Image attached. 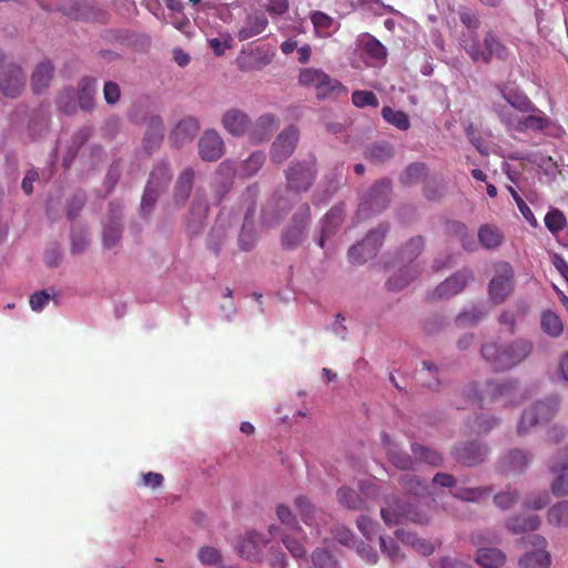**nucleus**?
I'll list each match as a JSON object with an SVG mask.
<instances>
[{
	"mask_svg": "<svg viewBox=\"0 0 568 568\" xmlns=\"http://www.w3.org/2000/svg\"><path fill=\"white\" fill-rule=\"evenodd\" d=\"M559 407L558 397H549L536 402L532 406L525 409L517 426L519 435L527 434L534 426L550 420Z\"/></svg>",
	"mask_w": 568,
	"mask_h": 568,
	"instance_id": "7",
	"label": "nucleus"
},
{
	"mask_svg": "<svg viewBox=\"0 0 568 568\" xmlns=\"http://www.w3.org/2000/svg\"><path fill=\"white\" fill-rule=\"evenodd\" d=\"M122 207L118 203H110L108 221L103 225V244L113 247L121 237Z\"/></svg>",
	"mask_w": 568,
	"mask_h": 568,
	"instance_id": "22",
	"label": "nucleus"
},
{
	"mask_svg": "<svg viewBox=\"0 0 568 568\" xmlns=\"http://www.w3.org/2000/svg\"><path fill=\"white\" fill-rule=\"evenodd\" d=\"M163 139V126L162 121L156 118L152 120V123L143 138V148L146 152H152L153 149L158 148Z\"/></svg>",
	"mask_w": 568,
	"mask_h": 568,
	"instance_id": "45",
	"label": "nucleus"
},
{
	"mask_svg": "<svg viewBox=\"0 0 568 568\" xmlns=\"http://www.w3.org/2000/svg\"><path fill=\"white\" fill-rule=\"evenodd\" d=\"M311 558L314 568H339L337 560L324 548L314 550Z\"/></svg>",
	"mask_w": 568,
	"mask_h": 568,
	"instance_id": "55",
	"label": "nucleus"
},
{
	"mask_svg": "<svg viewBox=\"0 0 568 568\" xmlns=\"http://www.w3.org/2000/svg\"><path fill=\"white\" fill-rule=\"evenodd\" d=\"M491 110L500 120V122L507 126V129L520 133L528 131L541 132L551 123L550 119L545 114V112L537 108L536 112H527V115L519 116L510 111L508 106L495 101L493 102Z\"/></svg>",
	"mask_w": 568,
	"mask_h": 568,
	"instance_id": "4",
	"label": "nucleus"
},
{
	"mask_svg": "<svg viewBox=\"0 0 568 568\" xmlns=\"http://www.w3.org/2000/svg\"><path fill=\"white\" fill-rule=\"evenodd\" d=\"M278 120L271 113L262 114L250 131V139L253 143H260L265 140L276 128Z\"/></svg>",
	"mask_w": 568,
	"mask_h": 568,
	"instance_id": "35",
	"label": "nucleus"
},
{
	"mask_svg": "<svg viewBox=\"0 0 568 568\" xmlns=\"http://www.w3.org/2000/svg\"><path fill=\"white\" fill-rule=\"evenodd\" d=\"M171 176V170L166 163L156 165L151 172L141 200V211L143 214H149L152 211L158 195L168 185Z\"/></svg>",
	"mask_w": 568,
	"mask_h": 568,
	"instance_id": "9",
	"label": "nucleus"
},
{
	"mask_svg": "<svg viewBox=\"0 0 568 568\" xmlns=\"http://www.w3.org/2000/svg\"><path fill=\"white\" fill-rule=\"evenodd\" d=\"M344 207L337 205L332 207L324 219L321 221V235L317 240V244L324 248L325 243L334 236L344 221Z\"/></svg>",
	"mask_w": 568,
	"mask_h": 568,
	"instance_id": "24",
	"label": "nucleus"
},
{
	"mask_svg": "<svg viewBox=\"0 0 568 568\" xmlns=\"http://www.w3.org/2000/svg\"><path fill=\"white\" fill-rule=\"evenodd\" d=\"M300 139L298 129L290 125L275 139L271 150V158L275 163L285 161L295 150Z\"/></svg>",
	"mask_w": 568,
	"mask_h": 568,
	"instance_id": "18",
	"label": "nucleus"
},
{
	"mask_svg": "<svg viewBox=\"0 0 568 568\" xmlns=\"http://www.w3.org/2000/svg\"><path fill=\"white\" fill-rule=\"evenodd\" d=\"M276 516L278 520L282 523V525H284L285 528L291 532L302 531V528L296 521L294 514L286 505L281 504L276 507Z\"/></svg>",
	"mask_w": 568,
	"mask_h": 568,
	"instance_id": "53",
	"label": "nucleus"
},
{
	"mask_svg": "<svg viewBox=\"0 0 568 568\" xmlns=\"http://www.w3.org/2000/svg\"><path fill=\"white\" fill-rule=\"evenodd\" d=\"M500 97L506 102V106L510 111L516 110L518 112H536V105L531 100L518 88L513 87H500Z\"/></svg>",
	"mask_w": 568,
	"mask_h": 568,
	"instance_id": "25",
	"label": "nucleus"
},
{
	"mask_svg": "<svg viewBox=\"0 0 568 568\" xmlns=\"http://www.w3.org/2000/svg\"><path fill=\"white\" fill-rule=\"evenodd\" d=\"M540 526L538 515L531 514L527 516H515L507 520L506 527L513 534H521L526 531L537 530Z\"/></svg>",
	"mask_w": 568,
	"mask_h": 568,
	"instance_id": "37",
	"label": "nucleus"
},
{
	"mask_svg": "<svg viewBox=\"0 0 568 568\" xmlns=\"http://www.w3.org/2000/svg\"><path fill=\"white\" fill-rule=\"evenodd\" d=\"M381 517L387 526L400 525L406 521L425 525L429 521V516L424 510L396 495H388L384 498Z\"/></svg>",
	"mask_w": 568,
	"mask_h": 568,
	"instance_id": "3",
	"label": "nucleus"
},
{
	"mask_svg": "<svg viewBox=\"0 0 568 568\" xmlns=\"http://www.w3.org/2000/svg\"><path fill=\"white\" fill-rule=\"evenodd\" d=\"M488 313V307L484 303L471 306L469 310L462 312L457 322L462 325H473L479 322Z\"/></svg>",
	"mask_w": 568,
	"mask_h": 568,
	"instance_id": "50",
	"label": "nucleus"
},
{
	"mask_svg": "<svg viewBox=\"0 0 568 568\" xmlns=\"http://www.w3.org/2000/svg\"><path fill=\"white\" fill-rule=\"evenodd\" d=\"M390 184L386 180L377 182L365 194L357 211L358 219H365L373 213H379L386 209L389 201Z\"/></svg>",
	"mask_w": 568,
	"mask_h": 568,
	"instance_id": "12",
	"label": "nucleus"
},
{
	"mask_svg": "<svg viewBox=\"0 0 568 568\" xmlns=\"http://www.w3.org/2000/svg\"><path fill=\"white\" fill-rule=\"evenodd\" d=\"M531 460V456L520 449H511L507 452L500 459L499 467L503 473H520Z\"/></svg>",
	"mask_w": 568,
	"mask_h": 568,
	"instance_id": "33",
	"label": "nucleus"
},
{
	"mask_svg": "<svg viewBox=\"0 0 568 568\" xmlns=\"http://www.w3.org/2000/svg\"><path fill=\"white\" fill-rule=\"evenodd\" d=\"M222 126L233 136H243L251 126L248 115L240 109L226 110L221 119Z\"/></svg>",
	"mask_w": 568,
	"mask_h": 568,
	"instance_id": "23",
	"label": "nucleus"
},
{
	"mask_svg": "<svg viewBox=\"0 0 568 568\" xmlns=\"http://www.w3.org/2000/svg\"><path fill=\"white\" fill-rule=\"evenodd\" d=\"M265 162V155L262 152H253L246 160H244L239 169H234L231 161L223 162L219 172L236 173L241 176H252L256 174Z\"/></svg>",
	"mask_w": 568,
	"mask_h": 568,
	"instance_id": "27",
	"label": "nucleus"
},
{
	"mask_svg": "<svg viewBox=\"0 0 568 568\" xmlns=\"http://www.w3.org/2000/svg\"><path fill=\"white\" fill-rule=\"evenodd\" d=\"M0 91L9 98L18 97L26 83V75L20 67L13 63H4V57L0 52Z\"/></svg>",
	"mask_w": 568,
	"mask_h": 568,
	"instance_id": "14",
	"label": "nucleus"
},
{
	"mask_svg": "<svg viewBox=\"0 0 568 568\" xmlns=\"http://www.w3.org/2000/svg\"><path fill=\"white\" fill-rule=\"evenodd\" d=\"M97 92V80L93 78H83L77 92L78 103L81 109L89 110L92 106L93 98Z\"/></svg>",
	"mask_w": 568,
	"mask_h": 568,
	"instance_id": "43",
	"label": "nucleus"
},
{
	"mask_svg": "<svg viewBox=\"0 0 568 568\" xmlns=\"http://www.w3.org/2000/svg\"><path fill=\"white\" fill-rule=\"evenodd\" d=\"M383 445L385 446L393 465L399 469H410L413 459L405 453H402L397 444L388 436H383Z\"/></svg>",
	"mask_w": 568,
	"mask_h": 568,
	"instance_id": "38",
	"label": "nucleus"
},
{
	"mask_svg": "<svg viewBox=\"0 0 568 568\" xmlns=\"http://www.w3.org/2000/svg\"><path fill=\"white\" fill-rule=\"evenodd\" d=\"M541 328L547 335L558 337L564 331V325L556 313L546 311L541 315Z\"/></svg>",
	"mask_w": 568,
	"mask_h": 568,
	"instance_id": "48",
	"label": "nucleus"
},
{
	"mask_svg": "<svg viewBox=\"0 0 568 568\" xmlns=\"http://www.w3.org/2000/svg\"><path fill=\"white\" fill-rule=\"evenodd\" d=\"M207 43L215 55L221 57L233 47L234 39L230 32L223 31L215 37L209 36Z\"/></svg>",
	"mask_w": 568,
	"mask_h": 568,
	"instance_id": "47",
	"label": "nucleus"
},
{
	"mask_svg": "<svg viewBox=\"0 0 568 568\" xmlns=\"http://www.w3.org/2000/svg\"><path fill=\"white\" fill-rule=\"evenodd\" d=\"M268 531L273 538L280 537L282 539V542L294 558L303 559L305 557L306 550L298 539L288 534H283L282 529L275 525H272Z\"/></svg>",
	"mask_w": 568,
	"mask_h": 568,
	"instance_id": "39",
	"label": "nucleus"
},
{
	"mask_svg": "<svg viewBox=\"0 0 568 568\" xmlns=\"http://www.w3.org/2000/svg\"><path fill=\"white\" fill-rule=\"evenodd\" d=\"M78 97L73 89H65L59 97L58 104L62 112L71 114L77 109Z\"/></svg>",
	"mask_w": 568,
	"mask_h": 568,
	"instance_id": "61",
	"label": "nucleus"
},
{
	"mask_svg": "<svg viewBox=\"0 0 568 568\" xmlns=\"http://www.w3.org/2000/svg\"><path fill=\"white\" fill-rule=\"evenodd\" d=\"M268 26L267 18L261 12H253L247 14L242 27L237 31V38L240 41H245L256 36H260L265 31Z\"/></svg>",
	"mask_w": 568,
	"mask_h": 568,
	"instance_id": "30",
	"label": "nucleus"
},
{
	"mask_svg": "<svg viewBox=\"0 0 568 568\" xmlns=\"http://www.w3.org/2000/svg\"><path fill=\"white\" fill-rule=\"evenodd\" d=\"M295 506L300 511L304 524L315 530L316 537H321L323 531L320 524H326V516L324 514H318L311 501L304 496L295 498Z\"/></svg>",
	"mask_w": 568,
	"mask_h": 568,
	"instance_id": "26",
	"label": "nucleus"
},
{
	"mask_svg": "<svg viewBox=\"0 0 568 568\" xmlns=\"http://www.w3.org/2000/svg\"><path fill=\"white\" fill-rule=\"evenodd\" d=\"M534 349L531 341L517 338L509 343H487L481 347V356L495 371H509L530 356Z\"/></svg>",
	"mask_w": 568,
	"mask_h": 568,
	"instance_id": "1",
	"label": "nucleus"
},
{
	"mask_svg": "<svg viewBox=\"0 0 568 568\" xmlns=\"http://www.w3.org/2000/svg\"><path fill=\"white\" fill-rule=\"evenodd\" d=\"M368 156L378 162L386 161L393 156V148L386 142L376 143L368 149Z\"/></svg>",
	"mask_w": 568,
	"mask_h": 568,
	"instance_id": "64",
	"label": "nucleus"
},
{
	"mask_svg": "<svg viewBox=\"0 0 568 568\" xmlns=\"http://www.w3.org/2000/svg\"><path fill=\"white\" fill-rule=\"evenodd\" d=\"M90 243V235L85 230H72L71 251L73 254H81Z\"/></svg>",
	"mask_w": 568,
	"mask_h": 568,
	"instance_id": "62",
	"label": "nucleus"
},
{
	"mask_svg": "<svg viewBox=\"0 0 568 568\" xmlns=\"http://www.w3.org/2000/svg\"><path fill=\"white\" fill-rule=\"evenodd\" d=\"M387 231L388 227L385 224L369 231L362 242L349 247L347 252L348 262L353 265H362L373 258L379 251Z\"/></svg>",
	"mask_w": 568,
	"mask_h": 568,
	"instance_id": "6",
	"label": "nucleus"
},
{
	"mask_svg": "<svg viewBox=\"0 0 568 568\" xmlns=\"http://www.w3.org/2000/svg\"><path fill=\"white\" fill-rule=\"evenodd\" d=\"M224 152V142L215 130H207L199 140V154L204 161H216Z\"/></svg>",
	"mask_w": 568,
	"mask_h": 568,
	"instance_id": "21",
	"label": "nucleus"
},
{
	"mask_svg": "<svg viewBox=\"0 0 568 568\" xmlns=\"http://www.w3.org/2000/svg\"><path fill=\"white\" fill-rule=\"evenodd\" d=\"M194 181V171L190 168L183 170L178 178L174 187V199L178 203H184L191 192Z\"/></svg>",
	"mask_w": 568,
	"mask_h": 568,
	"instance_id": "42",
	"label": "nucleus"
},
{
	"mask_svg": "<svg viewBox=\"0 0 568 568\" xmlns=\"http://www.w3.org/2000/svg\"><path fill=\"white\" fill-rule=\"evenodd\" d=\"M298 83L313 89L318 99L338 98L347 93V89L337 79L317 68L302 69L298 74Z\"/></svg>",
	"mask_w": 568,
	"mask_h": 568,
	"instance_id": "5",
	"label": "nucleus"
},
{
	"mask_svg": "<svg viewBox=\"0 0 568 568\" xmlns=\"http://www.w3.org/2000/svg\"><path fill=\"white\" fill-rule=\"evenodd\" d=\"M530 547L518 558L519 568H550L552 559L548 550V541L541 535H532L528 538Z\"/></svg>",
	"mask_w": 568,
	"mask_h": 568,
	"instance_id": "10",
	"label": "nucleus"
},
{
	"mask_svg": "<svg viewBox=\"0 0 568 568\" xmlns=\"http://www.w3.org/2000/svg\"><path fill=\"white\" fill-rule=\"evenodd\" d=\"M516 394V382L487 383L483 394H479L476 385H469L467 388V396L469 399H485L488 397L490 400L500 399L501 405L514 404V397Z\"/></svg>",
	"mask_w": 568,
	"mask_h": 568,
	"instance_id": "13",
	"label": "nucleus"
},
{
	"mask_svg": "<svg viewBox=\"0 0 568 568\" xmlns=\"http://www.w3.org/2000/svg\"><path fill=\"white\" fill-rule=\"evenodd\" d=\"M544 221L545 226L552 234L561 232L567 225L566 216L559 209H550Z\"/></svg>",
	"mask_w": 568,
	"mask_h": 568,
	"instance_id": "51",
	"label": "nucleus"
},
{
	"mask_svg": "<svg viewBox=\"0 0 568 568\" xmlns=\"http://www.w3.org/2000/svg\"><path fill=\"white\" fill-rule=\"evenodd\" d=\"M548 524L556 528L568 527V500H561L548 509Z\"/></svg>",
	"mask_w": 568,
	"mask_h": 568,
	"instance_id": "44",
	"label": "nucleus"
},
{
	"mask_svg": "<svg viewBox=\"0 0 568 568\" xmlns=\"http://www.w3.org/2000/svg\"><path fill=\"white\" fill-rule=\"evenodd\" d=\"M504 234L500 229L493 224H484L478 230V242L486 250H495L501 245Z\"/></svg>",
	"mask_w": 568,
	"mask_h": 568,
	"instance_id": "36",
	"label": "nucleus"
},
{
	"mask_svg": "<svg viewBox=\"0 0 568 568\" xmlns=\"http://www.w3.org/2000/svg\"><path fill=\"white\" fill-rule=\"evenodd\" d=\"M382 116L387 123L394 125L398 130L406 131L410 126L408 115L400 110H394L390 106H384L382 109Z\"/></svg>",
	"mask_w": 568,
	"mask_h": 568,
	"instance_id": "46",
	"label": "nucleus"
},
{
	"mask_svg": "<svg viewBox=\"0 0 568 568\" xmlns=\"http://www.w3.org/2000/svg\"><path fill=\"white\" fill-rule=\"evenodd\" d=\"M475 561L480 568H506L507 557L498 548L481 547L476 551Z\"/></svg>",
	"mask_w": 568,
	"mask_h": 568,
	"instance_id": "32",
	"label": "nucleus"
},
{
	"mask_svg": "<svg viewBox=\"0 0 568 568\" xmlns=\"http://www.w3.org/2000/svg\"><path fill=\"white\" fill-rule=\"evenodd\" d=\"M53 75V65L49 61L40 62L31 77L33 91L37 93L42 92L48 88Z\"/></svg>",
	"mask_w": 568,
	"mask_h": 568,
	"instance_id": "40",
	"label": "nucleus"
},
{
	"mask_svg": "<svg viewBox=\"0 0 568 568\" xmlns=\"http://www.w3.org/2000/svg\"><path fill=\"white\" fill-rule=\"evenodd\" d=\"M265 544L266 541L262 535L250 531L237 541L235 548L241 557L248 560H256Z\"/></svg>",
	"mask_w": 568,
	"mask_h": 568,
	"instance_id": "28",
	"label": "nucleus"
},
{
	"mask_svg": "<svg viewBox=\"0 0 568 568\" xmlns=\"http://www.w3.org/2000/svg\"><path fill=\"white\" fill-rule=\"evenodd\" d=\"M377 495V479L368 478L359 483V493L346 487L339 488L337 500L349 509L359 510L366 507L367 500L376 498Z\"/></svg>",
	"mask_w": 568,
	"mask_h": 568,
	"instance_id": "8",
	"label": "nucleus"
},
{
	"mask_svg": "<svg viewBox=\"0 0 568 568\" xmlns=\"http://www.w3.org/2000/svg\"><path fill=\"white\" fill-rule=\"evenodd\" d=\"M424 248V240L420 236L410 239L400 250L397 261L402 266L387 281L389 291H400L413 283L419 274L417 264L413 261Z\"/></svg>",
	"mask_w": 568,
	"mask_h": 568,
	"instance_id": "2",
	"label": "nucleus"
},
{
	"mask_svg": "<svg viewBox=\"0 0 568 568\" xmlns=\"http://www.w3.org/2000/svg\"><path fill=\"white\" fill-rule=\"evenodd\" d=\"M200 129L199 122L195 118L189 116L180 121L170 134L171 142L181 146L184 145L195 138Z\"/></svg>",
	"mask_w": 568,
	"mask_h": 568,
	"instance_id": "29",
	"label": "nucleus"
},
{
	"mask_svg": "<svg viewBox=\"0 0 568 568\" xmlns=\"http://www.w3.org/2000/svg\"><path fill=\"white\" fill-rule=\"evenodd\" d=\"M396 538L404 545L412 547L422 556H430L435 551V545L429 540L419 538L415 532L405 529L395 531Z\"/></svg>",
	"mask_w": 568,
	"mask_h": 568,
	"instance_id": "34",
	"label": "nucleus"
},
{
	"mask_svg": "<svg viewBox=\"0 0 568 568\" xmlns=\"http://www.w3.org/2000/svg\"><path fill=\"white\" fill-rule=\"evenodd\" d=\"M55 296L53 288L42 290L36 292L30 296V307L34 312H41L49 304V302Z\"/></svg>",
	"mask_w": 568,
	"mask_h": 568,
	"instance_id": "57",
	"label": "nucleus"
},
{
	"mask_svg": "<svg viewBox=\"0 0 568 568\" xmlns=\"http://www.w3.org/2000/svg\"><path fill=\"white\" fill-rule=\"evenodd\" d=\"M453 232L458 237L465 250L473 252L477 248V242L465 224L454 223Z\"/></svg>",
	"mask_w": 568,
	"mask_h": 568,
	"instance_id": "56",
	"label": "nucleus"
},
{
	"mask_svg": "<svg viewBox=\"0 0 568 568\" xmlns=\"http://www.w3.org/2000/svg\"><path fill=\"white\" fill-rule=\"evenodd\" d=\"M352 102L357 108L378 106V99L372 91L356 90L352 94Z\"/></svg>",
	"mask_w": 568,
	"mask_h": 568,
	"instance_id": "60",
	"label": "nucleus"
},
{
	"mask_svg": "<svg viewBox=\"0 0 568 568\" xmlns=\"http://www.w3.org/2000/svg\"><path fill=\"white\" fill-rule=\"evenodd\" d=\"M463 45L475 62H488L494 57L498 59H505L507 57L505 45L490 32L485 36L483 48L476 39L471 41L465 40Z\"/></svg>",
	"mask_w": 568,
	"mask_h": 568,
	"instance_id": "11",
	"label": "nucleus"
},
{
	"mask_svg": "<svg viewBox=\"0 0 568 568\" xmlns=\"http://www.w3.org/2000/svg\"><path fill=\"white\" fill-rule=\"evenodd\" d=\"M310 220V206L304 205L295 214L292 224L284 231L282 244L286 248L296 247L306 236V227Z\"/></svg>",
	"mask_w": 568,
	"mask_h": 568,
	"instance_id": "19",
	"label": "nucleus"
},
{
	"mask_svg": "<svg viewBox=\"0 0 568 568\" xmlns=\"http://www.w3.org/2000/svg\"><path fill=\"white\" fill-rule=\"evenodd\" d=\"M473 278V272L468 268L456 272L435 288L434 296L437 298L455 296L460 293Z\"/></svg>",
	"mask_w": 568,
	"mask_h": 568,
	"instance_id": "20",
	"label": "nucleus"
},
{
	"mask_svg": "<svg viewBox=\"0 0 568 568\" xmlns=\"http://www.w3.org/2000/svg\"><path fill=\"white\" fill-rule=\"evenodd\" d=\"M379 546L383 554H385L392 561L398 562L405 558V554L399 546L392 539L384 537L379 538Z\"/></svg>",
	"mask_w": 568,
	"mask_h": 568,
	"instance_id": "59",
	"label": "nucleus"
},
{
	"mask_svg": "<svg viewBox=\"0 0 568 568\" xmlns=\"http://www.w3.org/2000/svg\"><path fill=\"white\" fill-rule=\"evenodd\" d=\"M403 487L407 490V493L415 496H423L426 490V484L422 483L414 475L406 474L400 478Z\"/></svg>",
	"mask_w": 568,
	"mask_h": 568,
	"instance_id": "63",
	"label": "nucleus"
},
{
	"mask_svg": "<svg viewBox=\"0 0 568 568\" xmlns=\"http://www.w3.org/2000/svg\"><path fill=\"white\" fill-rule=\"evenodd\" d=\"M357 47L368 67L381 68L386 63L387 49L369 33H362L357 38Z\"/></svg>",
	"mask_w": 568,
	"mask_h": 568,
	"instance_id": "16",
	"label": "nucleus"
},
{
	"mask_svg": "<svg viewBox=\"0 0 568 568\" xmlns=\"http://www.w3.org/2000/svg\"><path fill=\"white\" fill-rule=\"evenodd\" d=\"M456 458L466 466H474L485 460L488 449L479 443H469L457 447L455 450Z\"/></svg>",
	"mask_w": 568,
	"mask_h": 568,
	"instance_id": "31",
	"label": "nucleus"
},
{
	"mask_svg": "<svg viewBox=\"0 0 568 568\" xmlns=\"http://www.w3.org/2000/svg\"><path fill=\"white\" fill-rule=\"evenodd\" d=\"M412 452L416 459L433 466H439L443 462V457L439 453L422 445L414 444L412 446Z\"/></svg>",
	"mask_w": 568,
	"mask_h": 568,
	"instance_id": "52",
	"label": "nucleus"
},
{
	"mask_svg": "<svg viewBox=\"0 0 568 568\" xmlns=\"http://www.w3.org/2000/svg\"><path fill=\"white\" fill-rule=\"evenodd\" d=\"M427 174L424 163L415 162L409 164L400 174V182L405 185H412L423 180Z\"/></svg>",
	"mask_w": 568,
	"mask_h": 568,
	"instance_id": "49",
	"label": "nucleus"
},
{
	"mask_svg": "<svg viewBox=\"0 0 568 568\" xmlns=\"http://www.w3.org/2000/svg\"><path fill=\"white\" fill-rule=\"evenodd\" d=\"M490 491L489 487L458 488L453 493V496L464 501H478L489 495Z\"/></svg>",
	"mask_w": 568,
	"mask_h": 568,
	"instance_id": "54",
	"label": "nucleus"
},
{
	"mask_svg": "<svg viewBox=\"0 0 568 568\" xmlns=\"http://www.w3.org/2000/svg\"><path fill=\"white\" fill-rule=\"evenodd\" d=\"M315 160L308 159L290 165L286 171L288 187L295 191H306L315 178Z\"/></svg>",
	"mask_w": 568,
	"mask_h": 568,
	"instance_id": "17",
	"label": "nucleus"
},
{
	"mask_svg": "<svg viewBox=\"0 0 568 568\" xmlns=\"http://www.w3.org/2000/svg\"><path fill=\"white\" fill-rule=\"evenodd\" d=\"M254 196H255V193L250 194L248 206L246 209L244 223L242 226V231L240 233V245H241L242 250H244V251L251 250L253 247V245L255 243V239H256L255 234L253 233V231L251 230V226H250V216L253 215V213H254V203H255L253 200Z\"/></svg>",
	"mask_w": 568,
	"mask_h": 568,
	"instance_id": "41",
	"label": "nucleus"
},
{
	"mask_svg": "<svg viewBox=\"0 0 568 568\" xmlns=\"http://www.w3.org/2000/svg\"><path fill=\"white\" fill-rule=\"evenodd\" d=\"M62 11L65 16L75 20L87 19L88 17V7L78 0H67Z\"/></svg>",
	"mask_w": 568,
	"mask_h": 568,
	"instance_id": "58",
	"label": "nucleus"
},
{
	"mask_svg": "<svg viewBox=\"0 0 568 568\" xmlns=\"http://www.w3.org/2000/svg\"><path fill=\"white\" fill-rule=\"evenodd\" d=\"M514 288L513 267L501 262L496 266V274L489 283V296L495 304H500L511 293Z\"/></svg>",
	"mask_w": 568,
	"mask_h": 568,
	"instance_id": "15",
	"label": "nucleus"
}]
</instances>
